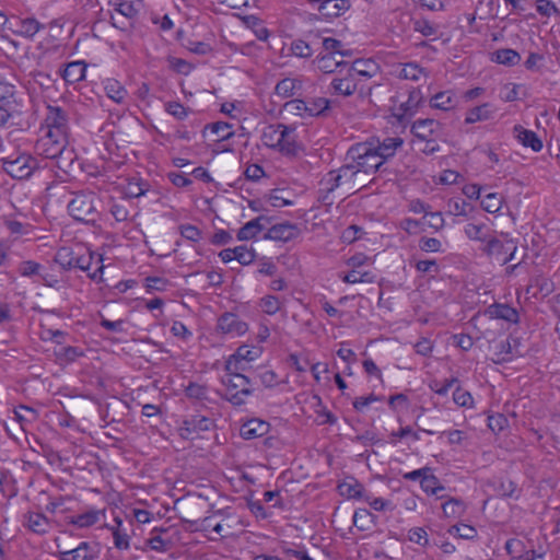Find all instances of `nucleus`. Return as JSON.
<instances>
[{
	"label": "nucleus",
	"instance_id": "obj_1",
	"mask_svg": "<svg viewBox=\"0 0 560 560\" xmlns=\"http://www.w3.org/2000/svg\"><path fill=\"white\" fill-rule=\"evenodd\" d=\"M410 131L416 143L422 144V153L430 155L441 150L439 141L443 137V126L440 121L432 118L417 119L412 122Z\"/></svg>",
	"mask_w": 560,
	"mask_h": 560
},
{
	"label": "nucleus",
	"instance_id": "obj_2",
	"mask_svg": "<svg viewBox=\"0 0 560 560\" xmlns=\"http://www.w3.org/2000/svg\"><path fill=\"white\" fill-rule=\"evenodd\" d=\"M97 202L98 198L93 191L73 192V198L68 203L69 214L75 221L94 225L100 220Z\"/></svg>",
	"mask_w": 560,
	"mask_h": 560
},
{
	"label": "nucleus",
	"instance_id": "obj_3",
	"mask_svg": "<svg viewBox=\"0 0 560 560\" xmlns=\"http://www.w3.org/2000/svg\"><path fill=\"white\" fill-rule=\"evenodd\" d=\"M221 383L224 386V392L221 394V397L234 407L243 406L247 398L253 395L252 382L249 377L244 374L225 372V375L221 378Z\"/></svg>",
	"mask_w": 560,
	"mask_h": 560
},
{
	"label": "nucleus",
	"instance_id": "obj_4",
	"mask_svg": "<svg viewBox=\"0 0 560 560\" xmlns=\"http://www.w3.org/2000/svg\"><path fill=\"white\" fill-rule=\"evenodd\" d=\"M347 159L354 162L360 173L372 174L385 163L374 149L373 142L353 144L347 152Z\"/></svg>",
	"mask_w": 560,
	"mask_h": 560
},
{
	"label": "nucleus",
	"instance_id": "obj_5",
	"mask_svg": "<svg viewBox=\"0 0 560 560\" xmlns=\"http://www.w3.org/2000/svg\"><path fill=\"white\" fill-rule=\"evenodd\" d=\"M2 170L12 178L26 179L40 167L39 160L28 153L11 154L1 159Z\"/></svg>",
	"mask_w": 560,
	"mask_h": 560
},
{
	"label": "nucleus",
	"instance_id": "obj_6",
	"mask_svg": "<svg viewBox=\"0 0 560 560\" xmlns=\"http://www.w3.org/2000/svg\"><path fill=\"white\" fill-rule=\"evenodd\" d=\"M69 120L70 113L68 108L59 105H48L46 107L43 129L68 138L70 130Z\"/></svg>",
	"mask_w": 560,
	"mask_h": 560
},
{
	"label": "nucleus",
	"instance_id": "obj_7",
	"mask_svg": "<svg viewBox=\"0 0 560 560\" xmlns=\"http://www.w3.org/2000/svg\"><path fill=\"white\" fill-rule=\"evenodd\" d=\"M347 69L361 86V97L371 94L372 88L366 86L365 82L372 79L378 72V66L372 59H357L352 63L347 62Z\"/></svg>",
	"mask_w": 560,
	"mask_h": 560
},
{
	"label": "nucleus",
	"instance_id": "obj_8",
	"mask_svg": "<svg viewBox=\"0 0 560 560\" xmlns=\"http://www.w3.org/2000/svg\"><path fill=\"white\" fill-rule=\"evenodd\" d=\"M328 93L336 96L349 97L359 94L361 97V86L352 77L351 72L343 67L337 71L328 85Z\"/></svg>",
	"mask_w": 560,
	"mask_h": 560
},
{
	"label": "nucleus",
	"instance_id": "obj_9",
	"mask_svg": "<svg viewBox=\"0 0 560 560\" xmlns=\"http://www.w3.org/2000/svg\"><path fill=\"white\" fill-rule=\"evenodd\" d=\"M66 144H68V138L44 130V135L35 143V152L51 160L62 152Z\"/></svg>",
	"mask_w": 560,
	"mask_h": 560
},
{
	"label": "nucleus",
	"instance_id": "obj_10",
	"mask_svg": "<svg viewBox=\"0 0 560 560\" xmlns=\"http://www.w3.org/2000/svg\"><path fill=\"white\" fill-rule=\"evenodd\" d=\"M74 268L88 271V276L91 280L96 282L103 281V256L92 252H88L85 255H79L74 253L73 260Z\"/></svg>",
	"mask_w": 560,
	"mask_h": 560
},
{
	"label": "nucleus",
	"instance_id": "obj_11",
	"mask_svg": "<svg viewBox=\"0 0 560 560\" xmlns=\"http://www.w3.org/2000/svg\"><path fill=\"white\" fill-rule=\"evenodd\" d=\"M213 425L212 419L202 415H192L183 420L178 431L183 439L194 440L199 436L201 432L210 431Z\"/></svg>",
	"mask_w": 560,
	"mask_h": 560
},
{
	"label": "nucleus",
	"instance_id": "obj_12",
	"mask_svg": "<svg viewBox=\"0 0 560 560\" xmlns=\"http://www.w3.org/2000/svg\"><path fill=\"white\" fill-rule=\"evenodd\" d=\"M423 101V95L420 89L411 88L408 91L407 98L400 101L397 106L393 108V116L404 124L408 118L413 116Z\"/></svg>",
	"mask_w": 560,
	"mask_h": 560
},
{
	"label": "nucleus",
	"instance_id": "obj_13",
	"mask_svg": "<svg viewBox=\"0 0 560 560\" xmlns=\"http://www.w3.org/2000/svg\"><path fill=\"white\" fill-rule=\"evenodd\" d=\"M307 4L326 20L341 16L351 7L350 0H305Z\"/></svg>",
	"mask_w": 560,
	"mask_h": 560
},
{
	"label": "nucleus",
	"instance_id": "obj_14",
	"mask_svg": "<svg viewBox=\"0 0 560 560\" xmlns=\"http://www.w3.org/2000/svg\"><path fill=\"white\" fill-rule=\"evenodd\" d=\"M217 331L232 338L245 335L248 331V324L242 320L234 313H223L217 320Z\"/></svg>",
	"mask_w": 560,
	"mask_h": 560
},
{
	"label": "nucleus",
	"instance_id": "obj_15",
	"mask_svg": "<svg viewBox=\"0 0 560 560\" xmlns=\"http://www.w3.org/2000/svg\"><path fill=\"white\" fill-rule=\"evenodd\" d=\"M482 250L504 265L513 259L516 245L513 240L502 242L498 238L491 237L488 240Z\"/></svg>",
	"mask_w": 560,
	"mask_h": 560
},
{
	"label": "nucleus",
	"instance_id": "obj_16",
	"mask_svg": "<svg viewBox=\"0 0 560 560\" xmlns=\"http://www.w3.org/2000/svg\"><path fill=\"white\" fill-rule=\"evenodd\" d=\"M270 429L269 422L259 418H252L242 423L240 435L245 440L265 438Z\"/></svg>",
	"mask_w": 560,
	"mask_h": 560
},
{
	"label": "nucleus",
	"instance_id": "obj_17",
	"mask_svg": "<svg viewBox=\"0 0 560 560\" xmlns=\"http://www.w3.org/2000/svg\"><path fill=\"white\" fill-rule=\"evenodd\" d=\"M300 235V229L296 224L290 222H283L272 225L265 235V238L289 242L296 238Z\"/></svg>",
	"mask_w": 560,
	"mask_h": 560
},
{
	"label": "nucleus",
	"instance_id": "obj_18",
	"mask_svg": "<svg viewBox=\"0 0 560 560\" xmlns=\"http://www.w3.org/2000/svg\"><path fill=\"white\" fill-rule=\"evenodd\" d=\"M14 97V85L0 81V127H3L11 117Z\"/></svg>",
	"mask_w": 560,
	"mask_h": 560
},
{
	"label": "nucleus",
	"instance_id": "obj_19",
	"mask_svg": "<svg viewBox=\"0 0 560 560\" xmlns=\"http://www.w3.org/2000/svg\"><path fill=\"white\" fill-rule=\"evenodd\" d=\"M60 560H95L97 558L96 545L88 541H82L78 547L60 551Z\"/></svg>",
	"mask_w": 560,
	"mask_h": 560
},
{
	"label": "nucleus",
	"instance_id": "obj_20",
	"mask_svg": "<svg viewBox=\"0 0 560 560\" xmlns=\"http://www.w3.org/2000/svg\"><path fill=\"white\" fill-rule=\"evenodd\" d=\"M304 80L301 77H288L280 80L275 86V95L280 98H290L301 93Z\"/></svg>",
	"mask_w": 560,
	"mask_h": 560
},
{
	"label": "nucleus",
	"instance_id": "obj_21",
	"mask_svg": "<svg viewBox=\"0 0 560 560\" xmlns=\"http://www.w3.org/2000/svg\"><path fill=\"white\" fill-rule=\"evenodd\" d=\"M24 525L37 535H45L51 529V522L39 512H27L24 515Z\"/></svg>",
	"mask_w": 560,
	"mask_h": 560
},
{
	"label": "nucleus",
	"instance_id": "obj_22",
	"mask_svg": "<svg viewBox=\"0 0 560 560\" xmlns=\"http://www.w3.org/2000/svg\"><path fill=\"white\" fill-rule=\"evenodd\" d=\"M513 135L523 147L530 148L534 152H540L544 147L536 132L525 129L521 125L514 126Z\"/></svg>",
	"mask_w": 560,
	"mask_h": 560
},
{
	"label": "nucleus",
	"instance_id": "obj_23",
	"mask_svg": "<svg viewBox=\"0 0 560 560\" xmlns=\"http://www.w3.org/2000/svg\"><path fill=\"white\" fill-rule=\"evenodd\" d=\"M520 341L516 338L508 337L504 340L499 341L495 345L494 354L498 357L497 362H509L514 357H520L521 353L517 350Z\"/></svg>",
	"mask_w": 560,
	"mask_h": 560
},
{
	"label": "nucleus",
	"instance_id": "obj_24",
	"mask_svg": "<svg viewBox=\"0 0 560 560\" xmlns=\"http://www.w3.org/2000/svg\"><path fill=\"white\" fill-rule=\"evenodd\" d=\"M38 278L44 285L52 289H59L65 283V275L51 261L48 266L42 265Z\"/></svg>",
	"mask_w": 560,
	"mask_h": 560
},
{
	"label": "nucleus",
	"instance_id": "obj_25",
	"mask_svg": "<svg viewBox=\"0 0 560 560\" xmlns=\"http://www.w3.org/2000/svg\"><path fill=\"white\" fill-rule=\"evenodd\" d=\"M486 314L490 318L503 319L513 324H517L520 320L517 311L508 304L494 303L486 310Z\"/></svg>",
	"mask_w": 560,
	"mask_h": 560
},
{
	"label": "nucleus",
	"instance_id": "obj_26",
	"mask_svg": "<svg viewBox=\"0 0 560 560\" xmlns=\"http://www.w3.org/2000/svg\"><path fill=\"white\" fill-rule=\"evenodd\" d=\"M495 112L497 109L491 103H483L466 112L465 124L490 120L494 117Z\"/></svg>",
	"mask_w": 560,
	"mask_h": 560
},
{
	"label": "nucleus",
	"instance_id": "obj_27",
	"mask_svg": "<svg viewBox=\"0 0 560 560\" xmlns=\"http://www.w3.org/2000/svg\"><path fill=\"white\" fill-rule=\"evenodd\" d=\"M338 489L341 495L349 499L364 500L368 494L363 485H361L354 478L343 480L341 483H339Z\"/></svg>",
	"mask_w": 560,
	"mask_h": 560
},
{
	"label": "nucleus",
	"instance_id": "obj_28",
	"mask_svg": "<svg viewBox=\"0 0 560 560\" xmlns=\"http://www.w3.org/2000/svg\"><path fill=\"white\" fill-rule=\"evenodd\" d=\"M313 63L323 73H335L337 70L347 67V61L337 60L331 54H319Z\"/></svg>",
	"mask_w": 560,
	"mask_h": 560
},
{
	"label": "nucleus",
	"instance_id": "obj_29",
	"mask_svg": "<svg viewBox=\"0 0 560 560\" xmlns=\"http://www.w3.org/2000/svg\"><path fill=\"white\" fill-rule=\"evenodd\" d=\"M404 143V140L400 137H386L382 142H377L374 144V149L377 151V154L386 162L388 159L393 158L398 148H400Z\"/></svg>",
	"mask_w": 560,
	"mask_h": 560
},
{
	"label": "nucleus",
	"instance_id": "obj_30",
	"mask_svg": "<svg viewBox=\"0 0 560 560\" xmlns=\"http://www.w3.org/2000/svg\"><path fill=\"white\" fill-rule=\"evenodd\" d=\"M86 65L83 61L69 62L60 72L62 79L69 83L74 84L85 78Z\"/></svg>",
	"mask_w": 560,
	"mask_h": 560
},
{
	"label": "nucleus",
	"instance_id": "obj_31",
	"mask_svg": "<svg viewBox=\"0 0 560 560\" xmlns=\"http://www.w3.org/2000/svg\"><path fill=\"white\" fill-rule=\"evenodd\" d=\"M103 86L107 97L117 104L125 103L128 92L118 80L107 78L103 81Z\"/></svg>",
	"mask_w": 560,
	"mask_h": 560
},
{
	"label": "nucleus",
	"instance_id": "obj_32",
	"mask_svg": "<svg viewBox=\"0 0 560 560\" xmlns=\"http://www.w3.org/2000/svg\"><path fill=\"white\" fill-rule=\"evenodd\" d=\"M14 33L25 38H33L44 25L34 18L19 19L15 22Z\"/></svg>",
	"mask_w": 560,
	"mask_h": 560
},
{
	"label": "nucleus",
	"instance_id": "obj_33",
	"mask_svg": "<svg viewBox=\"0 0 560 560\" xmlns=\"http://www.w3.org/2000/svg\"><path fill=\"white\" fill-rule=\"evenodd\" d=\"M101 515H103V511L91 509L81 514L70 516L68 523L79 528H86L96 524L100 521Z\"/></svg>",
	"mask_w": 560,
	"mask_h": 560
},
{
	"label": "nucleus",
	"instance_id": "obj_34",
	"mask_svg": "<svg viewBox=\"0 0 560 560\" xmlns=\"http://www.w3.org/2000/svg\"><path fill=\"white\" fill-rule=\"evenodd\" d=\"M345 186L342 180L338 177L335 170L328 172L319 182V192L323 200H328V197L337 188Z\"/></svg>",
	"mask_w": 560,
	"mask_h": 560
},
{
	"label": "nucleus",
	"instance_id": "obj_35",
	"mask_svg": "<svg viewBox=\"0 0 560 560\" xmlns=\"http://www.w3.org/2000/svg\"><path fill=\"white\" fill-rule=\"evenodd\" d=\"M262 221H266L265 217H258L245 223L237 232V240L249 241L254 238L265 229Z\"/></svg>",
	"mask_w": 560,
	"mask_h": 560
},
{
	"label": "nucleus",
	"instance_id": "obj_36",
	"mask_svg": "<svg viewBox=\"0 0 560 560\" xmlns=\"http://www.w3.org/2000/svg\"><path fill=\"white\" fill-rule=\"evenodd\" d=\"M283 137L278 144V150L287 155H294L298 152L295 128L283 125Z\"/></svg>",
	"mask_w": 560,
	"mask_h": 560
},
{
	"label": "nucleus",
	"instance_id": "obj_37",
	"mask_svg": "<svg viewBox=\"0 0 560 560\" xmlns=\"http://www.w3.org/2000/svg\"><path fill=\"white\" fill-rule=\"evenodd\" d=\"M115 523L116 525L110 527L114 545L117 549L127 550L130 547L128 528L124 526V523L119 517H115Z\"/></svg>",
	"mask_w": 560,
	"mask_h": 560
},
{
	"label": "nucleus",
	"instance_id": "obj_38",
	"mask_svg": "<svg viewBox=\"0 0 560 560\" xmlns=\"http://www.w3.org/2000/svg\"><path fill=\"white\" fill-rule=\"evenodd\" d=\"M335 171L337 172L338 177L342 180L343 185L348 186L349 190L354 189L360 184L357 183V177L359 176L360 172L358 167H355L354 162L350 161Z\"/></svg>",
	"mask_w": 560,
	"mask_h": 560
},
{
	"label": "nucleus",
	"instance_id": "obj_39",
	"mask_svg": "<svg viewBox=\"0 0 560 560\" xmlns=\"http://www.w3.org/2000/svg\"><path fill=\"white\" fill-rule=\"evenodd\" d=\"M74 252L69 247H61L57 250L51 262L65 275L74 268Z\"/></svg>",
	"mask_w": 560,
	"mask_h": 560
},
{
	"label": "nucleus",
	"instance_id": "obj_40",
	"mask_svg": "<svg viewBox=\"0 0 560 560\" xmlns=\"http://www.w3.org/2000/svg\"><path fill=\"white\" fill-rule=\"evenodd\" d=\"M420 487L427 494L436 495L439 499H443L445 497L442 494V492L445 490V487L431 471L424 474Z\"/></svg>",
	"mask_w": 560,
	"mask_h": 560
},
{
	"label": "nucleus",
	"instance_id": "obj_41",
	"mask_svg": "<svg viewBox=\"0 0 560 560\" xmlns=\"http://www.w3.org/2000/svg\"><path fill=\"white\" fill-rule=\"evenodd\" d=\"M341 280L349 284L354 283H373L376 276L370 270L351 269L349 272L340 276Z\"/></svg>",
	"mask_w": 560,
	"mask_h": 560
},
{
	"label": "nucleus",
	"instance_id": "obj_42",
	"mask_svg": "<svg viewBox=\"0 0 560 560\" xmlns=\"http://www.w3.org/2000/svg\"><path fill=\"white\" fill-rule=\"evenodd\" d=\"M491 59L499 65L512 67L521 61V55L514 49L503 48L495 50Z\"/></svg>",
	"mask_w": 560,
	"mask_h": 560
},
{
	"label": "nucleus",
	"instance_id": "obj_43",
	"mask_svg": "<svg viewBox=\"0 0 560 560\" xmlns=\"http://www.w3.org/2000/svg\"><path fill=\"white\" fill-rule=\"evenodd\" d=\"M283 124L270 125L264 129L261 139L265 145L277 149L283 137Z\"/></svg>",
	"mask_w": 560,
	"mask_h": 560
},
{
	"label": "nucleus",
	"instance_id": "obj_44",
	"mask_svg": "<svg viewBox=\"0 0 560 560\" xmlns=\"http://www.w3.org/2000/svg\"><path fill=\"white\" fill-rule=\"evenodd\" d=\"M376 523V516L368 509H358L353 514V524L360 530H369Z\"/></svg>",
	"mask_w": 560,
	"mask_h": 560
},
{
	"label": "nucleus",
	"instance_id": "obj_45",
	"mask_svg": "<svg viewBox=\"0 0 560 560\" xmlns=\"http://www.w3.org/2000/svg\"><path fill=\"white\" fill-rule=\"evenodd\" d=\"M115 9L121 15L132 19L142 9V0H115Z\"/></svg>",
	"mask_w": 560,
	"mask_h": 560
},
{
	"label": "nucleus",
	"instance_id": "obj_46",
	"mask_svg": "<svg viewBox=\"0 0 560 560\" xmlns=\"http://www.w3.org/2000/svg\"><path fill=\"white\" fill-rule=\"evenodd\" d=\"M330 100L326 97H314L306 102L307 106V116L310 117H318L325 116L326 113L330 109Z\"/></svg>",
	"mask_w": 560,
	"mask_h": 560
},
{
	"label": "nucleus",
	"instance_id": "obj_47",
	"mask_svg": "<svg viewBox=\"0 0 560 560\" xmlns=\"http://www.w3.org/2000/svg\"><path fill=\"white\" fill-rule=\"evenodd\" d=\"M465 235L471 241H479L487 244L488 240L491 238L489 235V228L481 223H468L464 229Z\"/></svg>",
	"mask_w": 560,
	"mask_h": 560
},
{
	"label": "nucleus",
	"instance_id": "obj_48",
	"mask_svg": "<svg viewBox=\"0 0 560 560\" xmlns=\"http://www.w3.org/2000/svg\"><path fill=\"white\" fill-rule=\"evenodd\" d=\"M54 160L56 161V165L59 170L68 173L77 160V154L72 148H69L68 144H66L62 152L57 154Z\"/></svg>",
	"mask_w": 560,
	"mask_h": 560
},
{
	"label": "nucleus",
	"instance_id": "obj_49",
	"mask_svg": "<svg viewBox=\"0 0 560 560\" xmlns=\"http://www.w3.org/2000/svg\"><path fill=\"white\" fill-rule=\"evenodd\" d=\"M209 130L211 133L217 136L215 141L221 142L228 140L234 136L232 126L224 121H217L209 124L205 127V131Z\"/></svg>",
	"mask_w": 560,
	"mask_h": 560
},
{
	"label": "nucleus",
	"instance_id": "obj_50",
	"mask_svg": "<svg viewBox=\"0 0 560 560\" xmlns=\"http://www.w3.org/2000/svg\"><path fill=\"white\" fill-rule=\"evenodd\" d=\"M432 108L450 110L455 106L454 95L451 91H444L435 94L430 100Z\"/></svg>",
	"mask_w": 560,
	"mask_h": 560
},
{
	"label": "nucleus",
	"instance_id": "obj_51",
	"mask_svg": "<svg viewBox=\"0 0 560 560\" xmlns=\"http://www.w3.org/2000/svg\"><path fill=\"white\" fill-rule=\"evenodd\" d=\"M442 510L445 517L454 518L465 513L466 504L460 499L451 498L442 504Z\"/></svg>",
	"mask_w": 560,
	"mask_h": 560
},
{
	"label": "nucleus",
	"instance_id": "obj_52",
	"mask_svg": "<svg viewBox=\"0 0 560 560\" xmlns=\"http://www.w3.org/2000/svg\"><path fill=\"white\" fill-rule=\"evenodd\" d=\"M57 359L65 363L74 362L78 358L83 355V350L79 347H60L55 351Z\"/></svg>",
	"mask_w": 560,
	"mask_h": 560
},
{
	"label": "nucleus",
	"instance_id": "obj_53",
	"mask_svg": "<svg viewBox=\"0 0 560 560\" xmlns=\"http://www.w3.org/2000/svg\"><path fill=\"white\" fill-rule=\"evenodd\" d=\"M149 190V184L141 178H132L128 182L126 194L130 198H139Z\"/></svg>",
	"mask_w": 560,
	"mask_h": 560
},
{
	"label": "nucleus",
	"instance_id": "obj_54",
	"mask_svg": "<svg viewBox=\"0 0 560 560\" xmlns=\"http://www.w3.org/2000/svg\"><path fill=\"white\" fill-rule=\"evenodd\" d=\"M262 354V348L256 346L243 345L236 349V358H241L247 364L257 360Z\"/></svg>",
	"mask_w": 560,
	"mask_h": 560
},
{
	"label": "nucleus",
	"instance_id": "obj_55",
	"mask_svg": "<svg viewBox=\"0 0 560 560\" xmlns=\"http://www.w3.org/2000/svg\"><path fill=\"white\" fill-rule=\"evenodd\" d=\"M481 207L489 213H497L502 208V197L497 192H489L481 199Z\"/></svg>",
	"mask_w": 560,
	"mask_h": 560
},
{
	"label": "nucleus",
	"instance_id": "obj_56",
	"mask_svg": "<svg viewBox=\"0 0 560 560\" xmlns=\"http://www.w3.org/2000/svg\"><path fill=\"white\" fill-rule=\"evenodd\" d=\"M234 260H237L241 265L247 266L255 260L256 253L253 248L246 245L236 246L233 248Z\"/></svg>",
	"mask_w": 560,
	"mask_h": 560
},
{
	"label": "nucleus",
	"instance_id": "obj_57",
	"mask_svg": "<svg viewBox=\"0 0 560 560\" xmlns=\"http://www.w3.org/2000/svg\"><path fill=\"white\" fill-rule=\"evenodd\" d=\"M185 394L190 399L208 400V387L203 384L190 382L185 388Z\"/></svg>",
	"mask_w": 560,
	"mask_h": 560
},
{
	"label": "nucleus",
	"instance_id": "obj_58",
	"mask_svg": "<svg viewBox=\"0 0 560 560\" xmlns=\"http://www.w3.org/2000/svg\"><path fill=\"white\" fill-rule=\"evenodd\" d=\"M283 109L292 115L300 116L301 118H308L306 102L301 98H293L283 105Z\"/></svg>",
	"mask_w": 560,
	"mask_h": 560
},
{
	"label": "nucleus",
	"instance_id": "obj_59",
	"mask_svg": "<svg viewBox=\"0 0 560 560\" xmlns=\"http://www.w3.org/2000/svg\"><path fill=\"white\" fill-rule=\"evenodd\" d=\"M424 70L415 62L405 63L399 71V78L405 80L418 81Z\"/></svg>",
	"mask_w": 560,
	"mask_h": 560
},
{
	"label": "nucleus",
	"instance_id": "obj_60",
	"mask_svg": "<svg viewBox=\"0 0 560 560\" xmlns=\"http://www.w3.org/2000/svg\"><path fill=\"white\" fill-rule=\"evenodd\" d=\"M247 368L248 364L244 360L236 358V351L226 359L224 364V371L233 374H242Z\"/></svg>",
	"mask_w": 560,
	"mask_h": 560
},
{
	"label": "nucleus",
	"instance_id": "obj_61",
	"mask_svg": "<svg viewBox=\"0 0 560 560\" xmlns=\"http://www.w3.org/2000/svg\"><path fill=\"white\" fill-rule=\"evenodd\" d=\"M453 401L458 407L464 408H472L475 402L472 395L468 390L462 388L460 386H457L456 389L454 390Z\"/></svg>",
	"mask_w": 560,
	"mask_h": 560
},
{
	"label": "nucleus",
	"instance_id": "obj_62",
	"mask_svg": "<svg viewBox=\"0 0 560 560\" xmlns=\"http://www.w3.org/2000/svg\"><path fill=\"white\" fill-rule=\"evenodd\" d=\"M413 30L425 37H430L438 34L439 26L427 19H418L413 21Z\"/></svg>",
	"mask_w": 560,
	"mask_h": 560
},
{
	"label": "nucleus",
	"instance_id": "obj_63",
	"mask_svg": "<svg viewBox=\"0 0 560 560\" xmlns=\"http://www.w3.org/2000/svg\"><path fill=\"white\" fill-rule=\"evenodd\" d=\"M470 205L463 199L454 198L447 201V211L453 215H468Z\"/></svg>",
	"mask_w": 560,
	"mask_h": 560
},
{
	"label": "nucleus",
	"instance_id": "obj_64",
	"mask_svg": "<svg viewBox=\"0 0 560 560\" xmlns=\"http://www.w3.org/2000/svg\"><path fill=\"white\" fill-rule=\"evenodd\" d=\"M164 109L167 114L172 115L177 120H184L189 113V108L182 105L179 102L171 101L164 104Z\"/></svg>",
	"mask_w": 560,
	"mask_h": 560
}]
</instances>
